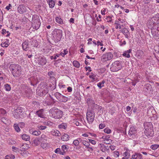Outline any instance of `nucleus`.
I'll return each instance as SVG.
<instances>
[{
    "mask_svg": "<svg viewBox=\"0 0 159 159\" xmlns=\"http://www.w3.org/2000/svg\"><path fill=\"white\" fill-rule=\"evenodd\" d=\"M41 146L43 149H46L48 146V143H41Z\"/></svg>",
    "mask_w": 159,
    "mask_h": 159,
    "instance_id": "a19ab883",
    "label": "nucleus"
},
{
    "mask_svg": "<svg viewBox=\"0 0 159 159\" xmlns=\"http://www.w3.org/2000/svg\"><path fill=\"white\" fill-rule=\"evenodd\" d=\"M12 148L13 151L14 152H19L20 150L18 148H16L14 146H12Z\"/></svg>",
    "mask_w": 159,
    "mask_h": 159,
    "instance_id": "c03bdc74",
    "label": "nucleus"
},
{
    "mask_svg": "<svg viewBox=\"0 0 159 159\" xmlns=\"http://www.w3.org/2000/svg\"><path fill=\"white\" fill-rule=\"evenodd\" d=\"M105 82V81L103 80L102 82H99L97 84V86L100 89H101L102 87L104 86V84Z\"/></svg>",
    "mask_w": 159,
    "mask_h": 159,
    "instance_id": "393cba45",
    "label": "nucleus"
},
{
    "mask_svg": "<svg viewBox=\"0 0 159 159\" xmlns=\"http://www.w3.org/2000/svg\"><path fill=\"white\" fill-rule=\"evenodd\" d=\"M1 121L6 124H9V120L5 117H2L1 118Z\"/></svg>",
    "mask_w": 159,
    "mask_h": 159,
    "instance_id": "cd10ccee",
    "label": "nucleus"
},
{
    "mask_svg": "<svg viewBox=\"0 0 159 159\" xmlns=\"http://www.w3.org/2000/svg\"><path fill=\"white\" fill-rule=\"evenodd\" d=\"M63 52H61L60 55H61L63 57H64L68 53V52L66 49H64L63 50Z\"/></svg>",
    "mask_w": 159,
    "mask_h": 159,
    "instance_id": "ea45409f",
    "label": "nucleus"
},
{
    "mask_svg": "<svg viewBox=\"0 0 159 159\" xmlns=\"http://www.w3.org/2000/svg\"><path fill=\"white\" fill-rule=\"evenodd\" d=\"M9 43H6L5 42L4 43L1 44V46L3 47H7L9 45Z\"/></svg>",
    "mask_w": 159,
    "mask_h": 159,
    "instance_id": "37998d69",
    "label": "nucleus"
},
{
    "mask_svg": "<svg viewBox=\"0 0 159 159\" xmlns=\"http://www.w3.org/2000/svg\"><path fill=\"white\" fill-rule=\"evenodd\" d=\"M23 92L25 93L27 97L30 96L32 93L31 89L28 86H25L23 89Z\"/></svg>",
    "mask_w": 159,
    "mask_h": 159,
    "instance_id": "1a4fd4ad",
    "label": "nucleus"
},
{
    "mask_svg": "<svg viewBox=\"0 0 159 159\" xmlns=\"http://www.w3.org/2000/svg\"><path fill=\"white\" fill-rule=\"evenodd\" d=\"M28 45L29 43L28 41H25L22 44L23 50L25 51H27L28 50Z\"/></svg>",
    "mask_w": 159,
    "mask_h": 159,
    "instance_id": "dca6fc26",
    "label": "nucleus"
},
{
    "mask_svg": "<svg viewBox=\"0 0 159 159\" xmlns=\"http://www.w3.org/2000/svg\"><path fill=\"white\" fill-rule=\"evenodd\" d=\"M61 98L60 100V102H66L68 100V98L62 95L61 96Z\"/></svg>",
    "mask_w": 159,
    "mask_h": 159,
    "instance_id": "a878e982",
    "label": "nucleus"
},
{
    "mask_svg": "<svg viewBox=\"0 0 159 159\" xmlns=\"http://www.w3.org/2000/svg\"><path fill=\"white\" fill-rule=\"evenodd\" d=\"M154 18V20L157 21L156 22H154V23H158L159 22V14L155 17Z\"/></svg>",
    "mask_w": 159,
    "mask_h": 159,
    "instance_id": "de8ad7c7",
    "label": "nucleus"
},
{
    "mask_svg": "<svg viewBox=\"0 0 159 159\" xmlns=\"http://www.w3.org/2000/svg\"><path fill=\"white\" fill-rule=\"evenodd\" d=\"M138 82V81L137 80H135V81H133L132 82H131V84H132V85H133V86H135L136 83Z\"/></svg>",
    "mask_w": 159,
    "mask_h": 159,
    "instance_id": "774afa93",
    "label": "nucleus"
},
{
    "mask_svg": "<svg viewBox=\"0 0 159 159\" xmlns=\"http://www.w3.org/2000/svg\"><path fill=\"white\" fill-rule=\"evenodd\" d=\"M69 136L67 134H64L61 137V139L63 141H67L69 140Z\"/></svg>",
    "mask_w": 159,
    "mask_h": 159,
    "instance_id": "4be33fe9",
    "label": "nucleus"
},
{
    "mask_svg": "<svg viewBox=\"0 0 159 159\" xmlns=\"http://www.w3.org/2000/svg\"><path fill=\"white\" fill-rule=\"evenodd\" d=\"M51 134L53 136H60L61 135V134L59 131L52 130L51 132Z\"/></svg>",
    "mask_w": 159,
    "mask_h": 159,
    "instance_id": "6ab92c4d",
    "label": "nucleus"
},
{
    "mask_svg": "<svg viewBox=\"0 0 159 159\" xmlns=\"http://www.w3.org/2000/svg\"><path fill=\"white\" fill-rule=\"evenodd\" d=\"M20 137L22 139L25 141H29L30 139V137L26 134H24L23 135H20Z\"/></svg>",
    "mask_w": 159,
    "mask_h": 159,
    "instance_id": "412c9836",
    "label": "nucleus"
},
{
    "mask_svg": "<svg viewBox=\"0 0 159 159\" xmlns=\"http://www.w3.org/2000/svg\"><path fill=\"white\" fill-rule=\"evenodd\" d=\"M159 147V145L153 144L151 146L150 148L152 150H155L157 149Z\"/></svg>",
    "mask_w": 159,
    "mask_h": 159,
    "instance_id": "58836bf2",
    "label": "nucleus"
},
{
    "mask_svg": "<svg viewBox=\"0 0 159 159\" xmlns=\"http://www.w3.org/2000/svg\"><path fill=\"white\" fill-rule=\"evenodd\" d=\"M53 38L55 42L59 41L62 36V31L59 29H56L53 32Z\"/></svg>",
    "mask_w": 159,
    "mask_h": 159,
    "instance_id": "7ed1b4c3",
    "label": "nucleus"
},
{
    "mask_svg": "<svg viewBox=\"0 0 159 159\" xmlns=\"http://www.w3.org/2000/svg\"><path fill=\"white\" fill-rule=\"evenodd\" d=\"M6 113V111L2 108H0V118Z\"/></svg>",
    "mask_w": 159,
    "mask_h": 159,
    "instance_id": "bb28decb",
    "label": "nucleus"
},
{
    "mask_svg": "<svg viewBox=\"0 0 159 159\" xmlns=\"http://www.w3.org/2000/svg\"><path fill=\"white\" fill-rule=\"evenodd\" d=\"M62 95L60 93L58 92H57L54 93V95L59 101H60V100L61 98V96H62Z\"/></svg>",
    "mask_w": 159,
    "mask_h": 159,
    "instance_id": "5701e85b",
    "label": "nucleus"
},
{
    "mask_svg": "<svg viewBox=\"0 0 159 159\" xmlns=\"http://www.w3.org/2000/svg\"><path fill=\"white\" fill-rule=\"evenodd\" d=\"M112 142V140L110 139H104L103 142L106 144H111Z\"/></svg>",
    "mask_w": 159,
    "mask_h": 159,
    "instance_id": "e433bc0d",
    "label": "nucleus"
},
{
    "mask_svg": "<svg viewBox=\"0 0 159 159\" xmlns=\"http://www.w3.org/2000/svg\"><path fill=\"white\" fill-rule=\"evenodd\" d=\"M61 148H62V151H64L65 150H66V149H67V147L65 145H63L62 146Z\"/></svg>",
    "mask_w": 159,
    "mask_h": 159,
    "instance_id": "69168bd1",
    "label": "nucleus"
},
{
    "mask_svg": "<svg viewBox=\"0 0 159 159\" xmlns=\"http://www.w3.org/2000/svg\"><path fill=\"white\" fill-rule=\"evenodd\" d=\"M87 102L88 104L90 103H93V101L91 98H89L87 99Z\"/></svg>",
    "mask_w": 159,
    "mask_h": 159,
    "instance_id": "09e8293b",
    "label": "nucleus"
},
{
    "mask_svg": "<svg viewBox=\"0 0 159 159\" xmlns=\"http://www.w3.org/2000/svg\"><path fill=\"white\" fill-rule=\"evenodd\" d=\"M121 32L125 35V38H126L127 39L129 38V36L128 35V34L129 32L127 29L124 28L122 29Z\"/></svg>",
    "mask_w": 159,
    "mask_h": 159,
    "instance_id": "aec40b11",
    "label": "nucleus"
},
{
    "mask_svg": "<svg viewBox=\"0 0 159 159\" xmlns=\"http://www.w3.org/2000/svg\"><path fill=\"white\" fill-rule=\"evenodd\" d=\"M36 114L39 117L41 118H43L44 116L42 112L41 111H37Z\"/></svg>",
    "mask_w": 159,
    "mask_h": 159,
    "instance_id": "4c0bfd02",
    "label": "nucleus"
},
{
    "mask_svg": "<svg viewBox=\"0 0 159 159\" xmlns=\"http://www.w3.org/2000/svg\"><path fill=\"white\" fill-rule=\"evenodd\" d=\"M115 24L116 25V29H118V25H120V23L118 21H116Z\"/></svg>",
    "mask_w": 159,
    "mask_h": 159,
    "instance_id": "bf43d9fd",
    "label": "nucleus"
},
{
    "mask_svg": "<svg viewBox=\"0 0 159 159\" xmlns=\"http://www.w3.org/2000/svg\"><path fill=\"white\" fill-rule=\"evenodd\" d=\"M48 76L50 77L51 79H52V80L55 79V77H54V73L52 71H50L48 73Z\"/></svg>",
    "mask_w": 159,
    "mask_h": 159,
    "instance_id": "c85d7f7f",
    "label": "nucleus"
},
{
    "mask_svg": "<svg viewBox=\"0 0 159 159\" xmlns=\"http://www.w3.org/2000/svg\"><path fill=\"white\" fill-rule=\"evenodd\" d=\"M29 131L30 134L36 136L39 135L41 133L39 131L34 130L33 129H30Z\"/></svg>",
    "mask_w": 159,
    "mask_h": 159,
    "instance_id": "f3484780",
    "label": "nucleus"
},
{
    "mask_svg": "<svg viewBox=\"0 0 159 159\" xmlns=\"http://www.w3.org/2000/svg\"><path fill=\"white\" fill-rule=\"evenodd\" d=\"M73 65L74 66L77 68H79L80 66L79 63L76 61H73Z\"/></svg>",
    "mask_w": 159,
    "mask_h": 159,
    "instance_id": "473e14b6",
    "label": "nucleus"
},
{
    "mask_svg": "<svg viewBox=\"0 0 159 159\" xmlns=\"http://www.w3.org/2000/svg\"><path fill=\"white\" fill-rule=\"evenodd\" d=\"M124 155H125V156L126 157H128L129 158L130 156L129 153L128 152H125L124 153Z\"/></svg>",
    "mask_w": 159,
    "mask_h": 159,
    "instance_id": "13d9d810",
    "label": "nucleus"
},
{
    "mask_svg": "<svg viewBox=\"0 0 159 159\" xmlns=\"http://www.w3.org/2000/svg\"><path fill=\"white\" fill-rule=\"evenodd\" d=\"M81 140L80 138H78L77 139L75 140L73 142L75 146H78L79 143V141Z\"/></svg>",
    "mask_w": 159,
    "mask_h": 159,
    "instance_id": "72a5a7b5",
    "label": "nucleus"
},
{
    "mask_svg": "<svg viewBox=\"0 0 159 159\" xmlns=\"http://www.w3.org/2000/svg\"><path fill=\"white\" fill-rule=\"evenodd\" d=\"M49 112L52 114V117L55 119H59L62 116V111L58 109L52 108L50 110Z\"/></svg>",
    "mask_w": 159,
    "mask_h": 159,
    "instance_id": "20e7f679",
    "label": "nucleus"
},
{
    "mask_svg": "<svg viewBox=\"0 0 159 159\" xmlns=\"http://www.w3.org/2000/svg\"><path fill=\"white\" fill-rule=\"evenodd\" d=\"M89 142L93 145H95L96 144V141L93 140L91 139H89Z\"/></svg>",
    "mask_w": 159,
    "mask_h": 159,
    "instance_id": "3c124183",
    "label": "nucleus"
},
{
    "mask_svg": "<svg viewBox=\"0 0 159 159\" xmlns=\"http://www.w3.org/2000/svg\"><path fill=\"white\" fill-rule=\"evenodd\" d=\"M115 157H118L119 155V152L118 151H115L114 152Z\"/></svg>",
    "mask_w": 159,
    "mask_h": 159,
    "instance_id": "0e129e2a",
    "label": "nucleus"
},
{
    "mask_svg": "<svg viewBox=\"0 0 159 159\" xmlns=\"http://www.w3.org/2000/svg\"><path fill=\"white\" fill-rule=\"evenodd\" d=\"M47 2L49 5V7L51 8H53L55 5V2L54 0H47Z\"/></svg>",
    "mask_w": 159,
    "mask_h": 159,
    "instance_id": "a211bd4d",
    "label": "nucleus"
},
{
    "mask_svg": "<svg viewBox=\"0 0 159 159\" xmlns=\"http://www.w3.org/2000/svg\"><path fill=\"white\" fill-rule=\"evenodd\" d=\"M17 9L18 12L20 14L23 13L26 11V8L23 5H20Z\"/></svg>",
    "mask_w": 159,
    "mask_h": 159,
    "instance_id": "9d476101",
    "label": "nucleus"
},
{
    "mask_svg": "<svg viewBox=\"0 0 159 159\" xmlns=\"http://www.w3.org/2000/svg\"><path fill=\"white\" fill-rule=\"evenodd\" d=\"M146 86L147 90H151V85L150 84H147Z\"/></svg>",
    "mask_w": 159,
    "mask_h": 159,
    "instance_id": "6e6d98bb",
    "label": "nucleus"
},
{
    "mask_svg": "<svg viewBox=\"0 0 159 159\" xmlns=\"http://www.w3.org/2000/svg\"><path fill=\"white\" fill-rule=\"evenodd\" d=\"M46 126H45L40 125L38 127L41 130H43L46 128Z\"/></svg>",
    "mask_w": 159,
    "mask_h": 159,
    "instance_id": "5fc2aeb1",
    "label": "nucleus"
},
{
    "mask_svg": "<svg viewBox=\"0 0 159 159\" xmlns=\"http://www.w3.org/2000/svg\"><path fill=\"white\" fill-rule=\"evenodd\" d=\"M120 46H123V45H125L126 44V42L124 40L122 41V40H121V41H120Z\"/></svg>",
    "mask_w": 159,
    "mask_h": 159,
    "instance_id": "8fccbe9b",
    "label": "nucleus"
},
{
    "mask_svg": "<svg viewBox=\"0 0 159 159\" xmlns=\"http://www.w3.org/2000/svg\"><path fill=\"white\" fill-rule=\"evenodd\" d=\"M43 139L42 137L34 139L33 143L35 145L37 146L43 142Z\"/></svg>",
    "mask_w": 159,
    "mask_h": 159,
    "instance_id": "9b49d317",
    "label": "nucleus"
},
{
    "mask_svg": "<svg viewBox=\"0 0 159 159\" xmlns=\"http://www.w3.org/2000/svg\"><path fill=\"white\" fill-rule=\"evenodd\" d=\"M101 148L103 152H104L106 150V147L104 144H102L101 146Z\"/></svg>",
    "mask_w": 159,
    "mask_h": 159,
    "instance_id": "603ef678",
    "label": "nucleus"
},
{
    "mask_svg": "<svg viewBox=\"0 0 159 159\" xmlns=\"http://www.w3.org/2000/svg\"><path fill=\"white\" fill-rule=\"evenodd\" d=\"M152 0H143V2L145 4H148Z\"/></svg>",
    "mask_w": 159,
    "mask_h": 159,
    "instance_id": "680f3d73",
    "label": "nucleus"
},
{
    "mask_svg": "<svg viewBox=\"0 0 159 159\" xmlns=\"http://www.w3.org/2000/svg\"><path fill=\"white\" fill-rule=\"evenodd\" d=\"M4 88L7 91H9L11 89L10 85L8 84H5L4 85Z\"/></svg>",
    "mask_w": 159,
    "mask_h": 159,
    "instance_id": "2f4dec72",
    "label": "nucleus"
},
{
    "mask_svg": "<svg viewBox=\"0 0 159 159\" xmlns=\"http://www.w3.org/2000/svg\"><path fill=\"white\" fill-rule=\"evenodd\" d=\"M14 127L15 130L17 132H19L20 131V129L18 125L15 124L14 125Z\"/></svg>",
    "mask_w": 159,
    "mask_h": 159,
    "instance_id": "f704fd0d",
    "label": "nucleus"
},
{
    "mask_svg": "<svg viewBox=\"0 0 159 159\" xmlns=\"http://www.w3.org/2000/svg\"><path fill=\"white\" fill-rule=\"evenodd\" d=\"M82 143L85 146L86 148L88 147V146H89L90 145L89 143L86 141H83L82 142Z\"/></svg>",
    "mask_w": 159,
    "mask_h": 159,
    "instance_id": "79ce46f5",
    "label": "nucleus"
},
{
    "mask_svg": "<svg viewBox=\"0 0 159 159\" xmlns=\"http://www.w3.org/2000/svg\"><path fill=\"white\" fill-rule=\"evenodd\" d=\"M123 56L124 57H125L127 58H129L130 57V56L129 54L127 53L125 51L124 52V53L122 54Z\"/></svg>",
    "mask_w": 159,
    "mask_h": 159,
    "instance_id": "49530a36",
    "label": "nucleus"
},
{
    "mask_svg": "<svg viewBox=\"0 0 159 159\" xmlns=\"http://www.w3.org/2000/svg\"><path fill=\"white\" fill-rule=\"evenodd\" d=\"M66 125L64 123H62L59 125V128L60 129H65L66 128Z\"/></svg>",
    "mask_w": 159,
    "mask_h": 159,
    "instance_id": "c9c22d12",
    "label": "nucleus"
},
{
    "mask_svg": "<svg viewBox=\"0 0 159 159\" xmlns=\"http://www.w3.org/2000/svg\"><path fill=\"white\" fill-rule=\"evenodd\" d=\"M60 151L61 150L60 148H57L55 150V152L56 153H59Z\"/></svg>",
    "mask_w": 159,
    "mask_h": 159,
    "instance_id": "338daca9",
    "label": "nucleus"
},
{
    "mask_svg": "<svg viewBox=\"0 0 159 159\" xmlns=\"http://www.w3.org/2000/svg\"><path fill=\"white\" fill-rule=\"evenodd\" d=\"M113 55L111 52L106 53L102 57L101 60L104 62L111 60L113 57Z\"/></svg>",
    "mask_w": 159,
    "mask_h": 159,
    "instance_id": "6e6552de",
    "label": "nucleus"
},
{
    "mask_svg": "<svg viewBox=\"0 0 159 159\" xmlns=\"http://www.w3.org/2000/svg\"><path fill=\"white\" fill-rule=\"evenodd\" d=\"M95 113L92 110H87L86 113V118L88 122L90 123L92 122L94 120Z\"/></svg>",
    "mask_w": 159,
    "mask_h": 159,
    "instance_id": "0eeeda50",
    "label": "nucleus"
},
{
    "mask_svg": "<svg viewBox=\"0 0 159 159\" xmlns=\"http://www.w3.org/2000/svg\"><path fill=\"white\" fill-rule=\"evenodd\" d=\"M89 77L90 78L92 79L93 80L92 81V82L97 80L98 79L96 77V75L94 74L90 75L89 76Z\"/></svg>",
    "mask_w": 159,
    "mask_h": 159,
    "instance_id": "7c9ffc66",
    "label": "nucleus"
},
{
    "mask_svg": "<svg viewBox=\"0 0 159 159\" xmlns=\"http://www.w3.org/2000/svg\"><path fill=\"white\" fill-rule=\"evenodd\" d=\"M40 91L42 93V96L43 95H45L48 93V92L45 91L44 90H43L42 89H41Z\"/></svg>",
    "mask_w": 159,
    "mask_h": 159,
    "instance_id": "864d4df0",
    "label": "nucleus"
},
{
    "mask_svg": "<svg viewBox=\"0 0 159 159\" xmlns=\"http://www.w3.org/2000/svg\"><path fill=\"white\" fill-rule=\"evenodd\" d=\"M41 23L39 16H33L32 26L34 29L38 30L40 25Z\"/></svg>",
    "mask_w": 159,
    "mask_h": 159,
    "instance_id": "39448f33",
    "label": "nucleus"
},
{
    "mask_svg": "<svg viewBox=\"0 0 159 159\" xmlns=\"http://www.w3.org/2000/svg\"><path fill=\"white\" fill-rule=\"evenodd\" d=\"M145 129L144 133L146 136L152 137L153 136L154 133L152 125L151 122H145L144 124Z\"/></svg>",
    "mask_w": 159,
    "mask_h": 159,
    "instance_id": "f03ea898",
    "label": "nucleus"
},
{
    "mask_svg": "<svg viewBox=\"0 0 159 159\" xmlns=\"http://www.w3.org/2000/svg\"><path fill=\"white\" fill-rule=\"evenodd\" d=\"M110 138L109 135H107V136H103L102 137V139H108V138Z\"/></svg>",
    "mask_w": 159,
    "mask_h": 159,
    "instance_id": "e2e57ef3",
    "label": "nucleus"
},
{
    "mask_svg": "<svg viewBox=\"0 0 159 159\" xmlns=\"http://www.w3.org/2000/svg\"><path fill=\"white\" fill-rule=\"evenodd\" d=\"M9 68L14 77H18L21 74V67L18 64H11Z\"/></svg>",
    "mask_w": 159,
    "mask_h": 159,
    "instance_id": "f257e3e1",
    "label": "nucleus"
},
{
    "mask_svg": "<svg viewBox=\"0 0 159 159\" xmlns=\"http://www.w3.org/2000/svg\"><path fill=\"white\" fill-rule=\"evenodd\" d=\"M47 61L45 58L43 57H40L39 58V64L41 66H43L46 64Z\"/></svg>",
    "mask_w": 159,
    "mask_h": 159,
    "instance_id": "f8f14e48",
    "label": "nucleus"
},
{
    "mask_svg": "<svg viewBox=\"0 0 159 159\" xmlns=\"http://www.w3.org/2000/svg\"><path fill=\"white\" fill-rule=\"evenodd\" d=\"M121 68V65L119 61H116L113 62L111 66L110 70L112 72L117 71Z\"/></svg>",
    "mask_w": 159,
    "mask_h": 159,
    "instance_id": "423d86ee",
    "label": "nucleus"
},
{
    "mask_svg": "<svg viewBox=\"0 0 159 159\" xmlns=\"http://www.w3.org/2000/svg\"><path fill=\"white\" fill-rule=\"evenodd\" d=\"M56 21L57 22L60 24H63V20L60 17H56Z\"/></svg>",
    "mask_w": 159,
    "mask_h": 159,
    "instance_id": "b1692460",
    "label": "nucleus"
},
{
    "mask_svg": "<svg viewBox=\"0 0 159 159\" xmlns=\"http://www.w3.org/2000/svg\"><path fill=\"white\" fill-rule=\"evenodd\" d=\"M106 19L108 20V22H111L112 20V18L111 17L108 16L106 17Z\"/></svg>",
    "mask_w": 159,
    "mask_h": 159,
    "instance_id": "4d7b16f0",
    "label": "nucleus"
},
{
    "mask_svg": "<svg viewBox=\"0 0 159 159\" xmlns=\"http://www.w3.org/2000/svg\"><path fill=\"white\" fill-rule=\"evenodd\" d=\"M15 158L14 155L12 154L7 155L6 156L5 159H14Z\"/></svg>",
    "mask_w": 159,
    "mask_h": 159,
    "instance_id": "c756f323",
    "label": "nucleus"
},
{
    "mask_svg": "<svg viewBox=\"0 0 159 159\" xmlns=\"http://www.w3.org/2000/svg\"><path fill=\"white\" fill-rule=\"evenodd\" d=\"M105 126V125L104 124H100L99 125V128L100 129H102Z\"/></svg>",
    "mask_w": 159,
    "mask_h": 159,
    "instance_id": "052dcab7",
    "label": "nucleus"
},
{
    "mask_svg": "<svg viewBox=\"0 0 159 159\" xmlns=\"http://www.w3.org/2000/svg\"><path fill=\"white\" fill-rule=\"evenodd\" d=\"M23 111L22 109L19 108H17L15 110V115H14V117L16 118H18V116L17 115H18L19 116V115L21 114L22 112Z\"/></svg>",
    "mask_w": 159,
    "mask_h": 159,
    "instance_id": "2eb2a0df",
    "label": "nucleus"
},
{
    "mask_svg": "<svg viewBox=\"0 0 159 159\" xmlns=\"http://www.w3.org/2000/svg\"><path fill=\"white\" fill-rule=\"evenodd\" d=\"M136 133V130L135 128L134 127H132L130 129L128 134L130 136V137H131V136L135 135Z\"/></svg>",
    "mask_w": 159,
    "mask_h": 159,
    "instance_id": "ddd939ff",
    "label": "nucleus"
},
{
    "mask_svg": "<svg viewBox=\"0 0 159 159\" xmlns=\"http://www.w3.org/2000/svg\"><path fill=\"white\" fill-rule=\"evenodd\" d=\"M132 157L134 159H143L142 155L139 153H136L134 154L133 155Z\"/></svg>",
    "mask_w": 159,
    "mask_h": 159,
    "instance_id": "4468645a",
    "label": "nucleus"
},
{
    "mask_svg": "<svg viewBox=\"0 0 159 159\" xmlns=\"http://www.w3.org/2000/svg\"><path fill=\"white\" fill-rule=\"evenodd\" d=\"M104 132L108 134H110L111 133V130L108 128H106L104 130Z\"/></svg>",
    "mask_w": 159,
    "mask_h": 159,
    "instance_id": "a18cd8bd",
    "label": "nucleus"
}]
</instances>
